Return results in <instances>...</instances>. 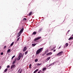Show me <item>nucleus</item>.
I'll use <instances>...</instances> for the list:
<instances>
[{"mask_svg": "<svg viewBox=\"0 0 73 73\" xmlns=\"http://www.w3.org/2000/svg\"><path fill=\"white\" fill-rule=\"evenodd\" d=\"M46 51H45V53H46Z\"/></svg>", "mask_w": 73, "mask_h": 73, "instance_id": "45", "label": "nucleus"}, {"mask_svg": "<svg viewBox=\"0 0 73 73\" xmlns=\"http://www.w3.org/2000/svg\"><path fill=\"white\" fill-rule=\"evenodd\" d=\"M31 66H32V64H30L29 65V68L30 69H31Z\"/></svg>", "mask_w": 73, "mask_h": 73, "instance_id": "16", "label": "nucleus"}, {"mask_svg": "<svg viewBox=\"0 0 73 73\" xmlns=\"http://www.w3.org/2000/svg\"><path fill=\"white\" fill-rule=\"evenodd\" d=\"M27 48L26 46H25L23 49V51L25 52L27 50Z\"/></svg>", "mask_w": 73, "mask_h": 73, "instance_id": "6", "label": "nucleus"}, {"mask_svg": "<svg viewBox=\"0 0 73 73\" xmlns=\"http://www.w3.org/2000/svg\"><path fill=\"white\" fill-rule=\"evenodd\" d=\"M73 37H70L68 39V40H72V39H73Z\"/></svg>", "mask_w": 73, "mask_h": 73, "instance_id": "15", "label": "nucleus"}, {"mask_svg": "<svg viewBox=\"0 0 73 73\" xmlns=\"http://www.w3.org/2000/svg\"><path fill=\"white\" fill-rule=\"evenodd\" d=\"M10 51H11V49H8L7 50V52H10Z\"/></svg>", "mask_w": 73, "mask_h": 73, "instance_id": "22", "label": "nucleus"}, {"mask_svg": "<svg viewBox=\"0 0 73 73\" xmlns=\"http://www.w3.org/2000/svg\"><path fill=\"white\" fill-rule=\"evenodd\" d=\"M48 53H49V55H50L51 54H52V52H49Z\"/></svg>", "mask_w": 73, "mask_h": 73, "instance_id": "29", "label": "nucleus"}, {"mask_svg": "<svg viewBox=\"0 0 73 73\" xmlns=\"http://www.w3.org/2000/svg\"><path fill=\"white\" fill-rule=\"evenodd\" d=\"M70 30H68V32H70Z\"/></svg>", "mask_w": 73, "mask_h": 73, "instance_id": "44", "label": "nucleus"}, {"mask_svg": "<svg viewBox=\"0 0 73 73\" xmlns=\"http://www.w3.org/2000/svg\"><path fill=\"white\" fill-rule=\"evenodd\" d=\"M24 20H25V21H26V20H27V19L25 18H24L23 19V21H24Z\"/></svg>", "mask_w": 73, "mask_h": 73, "instance_id": "26", "label": "nucleus"}, {"mask_svg": "<svg viewBox=\"0 0 73 73\" xmlns=\"http://www.w3.org/2000/svg\"><path fill=\"white\" fill-rule=\"evenodd\" d=\"M55 49V47H54L52 48V50H53V49Z\"/></svg>", "mask_w": 73, "mask_h": 73, "instance_id": "39", "label": "nucleus"}, {"mask_svg": "<svg viewBox=\"0 0 73 73\" xmlns=\"http://www.w3.org/2000/svg\"><path fill=\"white\" fill-rule=\"evenodd\" d=\"M8 68H6L5 70V72H6L7 71V70H8Z\"/></svg>", "mask_w": 73, "mask_h": 73, "instance_id": "18", "label": "nucleus"}, {"mask_svg": "<svg viewBox=\"0 0 73 73\" xmlns=\"http://www.w3.org/2000/svg\"><path fill=\"white\" fill-rule=\"evenodd\" d=\"M23 56H24V53H23V55L22 54V53H20L19 54V56L21 57H23Z\"/></svg>", "mask_w": 73, "mask_h": 73, "instance_id": "7", "label": "nucleus"}, {"mask_svg": "<svg viewBox=\"0 0 73 73\" xmlns=\"http://www.w3.org/2000/svg\"><path fill=\"white\" fill-rule=\"evenodd\" d=\"M7 48V46H5L4 47V49H5Z\"/></svg>", "mask_w": 73, "mask_h": 73, "instance_id": "34", "label": "nucleus"}, {"mask_svg": "<svg viewBox=\"0 0 73 73\" xmlns=\"http://www.w3.org/2000/svg\"><path fill=\"white\" fill-rule=\"evenodd\" d=\"M44 73V72H42L41 73Z\"/></svg>", "mask_w": 73, "mask_h": 73, "instance_id": "46", "label": "nucleus"}, {"mask_svg": "<svg viewBox=\"0 0 73 73\" xmlns=\"http://www.w3.org/2000/svg\"><path fill=\"white\" fill-rule=\"evenodd\" d=\"M53 52H56V50H53Z\"/></svg>", "mask_w": 73, "mask_h": 73, "instance_id": "41", "label": "nucleus"}, {"mask_svg": "<svg viewBox=\"0 0 73 73\" xmlns=\"http://www.w3.org/2000/svg\"><path fill=\"white\" fill-rule=\"evenodd\" d=\"M38 70V69H36V70H35L34 72L33 73H36V72H37V71Z\"/></svg>", "mask_w": 73, "mask_h": 73, "instance_id": "11", "label": "nucleus"}, {"mask_svg": "<svg viewBox=\"0 0 73 73\" xmlns=\"http://www.w3.org/2000/svg\"><path fill=\"white\" fill-rule=\"evenodd\" d=\"M42 31V29H40L39 30V32H41Z\"/></svg>", "mask_w": 73, "mask_h": 73, "instance_id": "30", "label": "nucleus"}, {"mask_svg": "<svg viewBox=\"0 0 73 73\" xmlns=\"http://www.w3.org/2000/svg\"><path fill=\"white\" fill-rule=\"evenodd\" d=\"M22 70H23L22 69H21V70L19 72V73H21L22 72Z\"/></svg>", "mask_w": 73, "mask_h": 73, "instance_id": "28", "label": "nucleus"}, {"mask_svg": "<svg viewBox=\"0 0 73 73\" xmlns=\"http://www.w3.org/2000/svg\"><path fill=\"white\" fill-rule=\"evenodd\" d=\"M50 57H48L46 60V61H48V60H50Z\"/></svg>", "mask_w": 73, "mask_h": 73, "instance_id": "9", "label": "nucleus"}, {"mask_svg": "<svg viewBox=\"0 0 73 73\" xmlns=\"http://www.w3.org/2000/svg\"><path fill=\"white\" fill-rule=\"evenodd\" d=\"M43 49V48H41L38 50L36 52V54H39L40 53L42 52Z\"/></svg>", "mask_w": 73, "mask_h": 73, "instance_id": "1", "label": "nucleus"}, {"mask_svg": "<svg viewBox=\"0 0 73 73\" xmlns=\"http://www.w3.org/2000/svg\"><path fill=\"white\" fill-rule=\"evenodd\" d=\"M24 31V28H22L19 31V32L18 33V36L17 37H20V36H21V33H23V31Z\"/></svg>", "mask_w": 73, "mask_h": 73, "instance_id": "2", "label": "nucleus"}, {"mask_svg": "<svg viewBox=\"0 0 73 73\" xmlns=\"http://www.w3.org/2000/svg\"><path fill=\"white\" fill-rule=\"evenodd\" d=\"M10 66H9V65H8L7 66V68H10Z\"/></svg>", "mask_w": 73, "mask_h": 73, "instance_id": "32", "label": "nucleus"}, {"mask_svg": "<svg viewBox=\"0 0 73 73\" xmlns=\"http://www.w3.org/2000/svg\"><path fill=\"white\" fill-rule=\"evenodd\" d=\"M36 33H37V32H36V31H35L33 33V35H36Z\"/></svg>", "mask_w": 73, "mask_h": 73, "instance_id": "13", "label": "nucleus"}, {"mask_svg": "<svg viewBox=\"0 0 73 73\" xmlns=\"http://www.w3.org/2000/svg\"><path fill=\"white\" fill-rule=\"evenodd\" d=\"M15 56H15V55H14V56H13L12 57V58H11L12 60V59H13V58H14V57H15Z\"/></svg>", "mask_w": 73, "mask_h": 73, "instance_id": "27", "label": "nucleus"}, {"mask_svg": "<svg viewBox=\"0 0 73 73\" xmlns=\"http://www.w3.org/2000/svg\"><path fill=\"white\" fill-rule=\"evenodd\" d=\"M72 36H73V34L72 35Z\"/></svg>", "mask_w": 73, "mask_h": 73, "instance_id": "47", "label": "nucleus"}, {"mask_svg": "<svg viewBox=\"0 0 73 73\" xmlns=\"http://www.w3.org/2000/svg\"><path fill=\"white\" fill-rule=\"evenodd\" d=\"M63 51H61L59 52H58L57 54V56H61V54H63Z\"/></svg>", "mask_w": 73, "mask_h": 73, "instance_id": "3", "label": "nucleus"}, {"mask_svg": "<svg viewBox=\"0 0 73 73\" xmlns=\"http://www.w3.org/2000/svg\"><path fill=\"white\" fill-rule=\"evenodd\" d=\"M20 70H21V68H19V70H18V72H19V71H20Z\"/></svg>", "mask_w": 73, "mask_h": 73, "instance_id": "36", "label": "nucleus"}, {"mask_svg": "<svg viewBox=\"0 0 73 73\" xmlns=\"http://www.w3.org/2000/svg\"><path fill=\"white\" fill-rule=\"evenodd\" d=\"M48 55H49V53L46 54V56H48Z\"/></svg>", "mask_w": 73, "mask_h": 73, "instance_id": "37", "label": "nucleus"}, {"mask_svg": "<svg viewBox=\"0 0 73 73\" xmlns=\"http://www.w3.org/2000/svg\"><path fill=\"white\" fill-rule=\"evenodd\" d=\"M1 68V66H0V69Z\"/></svg>", "mask_w": 73, "mask_h": 73, "instance_id": "42", "label": "nucleus"}, {"mask_svg": "<svg viewBox=\"0 0 73 73\" xmlns=\"http://www.w3.org/2000/svg\"><path fill=\"white\" fill-rule=\"evenodd\" d=\"M42 55L44 56L45 55L44 54H43Z\"/></svg>", "mask_w": 73, "mask_h": 73, "instance_id": "43", "label": "nucleus"}, {"mask_svg": "<svg viewBox=\"0 0 73 73\" xmlns=\"http://www.w3.org/2000/svg\"><path fill=\"white\" fill-rule=\"evenodd\" d=\"M20 39V37H19V38H18L17 39V41H19Z\"/></svg>", "mask_w": 73, "mask_h": 73, "instance_id": "23", "label": "nucleus"}, {"mask_svg": "<svg viewBox=\"0 0 73 73\" xmlns=\"http://www.w3.org/2000/svg\"><path fill=\"white\" fill-rule=\"evenodd\" d=\"M35 62H37V61H38V59H36L35 60Z\"/></svg>", "mask_w": 73, "mask_h": 73, "instance_id": "20", "label": "nucleus"}, {"mask_svg": "<svg viewBox=\"0 0 73 73\" xmlns=\"http://www.w3.org/2000/svg\"><path fill=\"white\" fill-rule=\"evenodd\" d=\"M61 48V46H60L58 48V49H60V48Z\"/></svg>", "mask_w": 73, "mask_h": 73, "instance_id": "33", "label": "nucleus"}, {"mask_svg": "<svg viewBox=\"0 0 73 73\" xmlns=\"http://www.w3.org/2000/svg\"><path fill=\"white\" fill-rule=\"evenodd\" d=\"M32 12H31L29 14V16H31V15H32Z\"/></svg>", "mask_w": 73, "mask_h": 73, "instance_id": "17", "label": "nucleus"}, {"mask_svg": "<svg viewBox=\"0 0 73 73\" xmlns=\"http://www.w3.org/2000/svg\"><path fill=\"white\" fill-rule=\"evenodd\" d=\"M42 72V71L41 70H40L38 72V73H41Z\"/></svg>", "mask_w": 73, "mask_h": 73, "instance_id": "25", "label": "nucleus"}, {"mask_svg": "<svg viewBox=\"0 0 73 73\" xmlns=\"http://www.w3.org/2000/svg\"><path fill=\"white\" fill-rule=\"evenodd\" d=\"M1 55H3V52H1Z\"/></svg>", "mask_w": 73, "mask_h": 73, "instance_id": "35", "label": "nucleus"}, {"mask_svg": "<svg viewBox=\"0 0 73 73\" xmlns=\"http://www.w3.org/2000/svg\"><path fill=\"white\" fill-rule=\"evenodd\" d=\"M52 64H50L49 65V66H52Z\"/></svg>", "mask_w": 73, "mask_h": 73, "instance_id": "38", "label": "nucleus"}, {"mask_svg": "<svg viewBox=\"0 0 73 73\" xmlns=\"http://www.w3.org/2000/svg\"><path fill=\"white\" fill-rule=\"evenodd\" d=\"M28 51H27L26 52H25V54L26 55L27 53H28Z\"/></svg>", "mask_w": 73, "mask_h": 73, "instance_id": "19", "label": "nucleus"}, {"mask_svg": "<svg viewBox=\"0 0 73 73\" xmlns=\"http://www.w3.org/2000/svg\"><path fill=\"white\" fill-rule=\"evenodd\" d=\"M54 64V62H53V63L51 64L52 65H53V64Z\"/></svg>", "mask_w": 73, "mask_h": 73, "instance_id": "40", "label": "nucleus"}, {"mask_svg": "<svg viewBox=\"0 0 73 73\" xmlns=\"http://www.w3.org/2000/svg\"><path fill=\"white\" fill-rule=\"evenodd\" d=\"M14 44V42H12V43L11 44L10 46H13V44Z\"/></svg>", "mask_w": 73, "mask_h": 73, "instance_id": "14", "label": "nucleus"}, {"mask_svg": "<svg viewBox=\"0 0 73 73\" xmlns=\"http://www.w3.org/2000/svg\"><path fill=\"white\" fill-rule=\"evenodd\" d=\"M36 45V44H32V45L33 46H35V45Z\"/></svg>", "mask_w": 73, "mask_h": 73, "instance_id": "21", "label": "nucleus"}, {"mask_svg": "<svg viewBox=\"0 0 73 73\" xmlns=\"http://www.w3.org/2000/svg\"><path fill=\"white\" fill-rule=\"evenodd\" d=\"M20 58H21V57L19 56L17 58V60L18 61H19V60H20Z\"/></svg>", "mask_w": 73, "mask_h": 73, "instance_id": "10", "label": "nucleus"}, {"mask_svg": "<svg viewBox=\"0 0 73 73\" xmlns=\"http://www.w3.org/2000/svg\"><path fill=\"white\" fill-rule=\"evenodd\" d=\"M46 69V68L44 67L43 69L42 70H43V71H44V70H45Z\"/></svg>", "mask_w": 73, "mask_h": 73, "instance_id": "24", "label": "nucleus"}, {"mask_svg": "<svg viewBox=\"0 0 73 73\" xmlns=\"http://www.w3.org/2000/svg\"><path fill=\"white\" fill-rule=\"evenodd\" d=\"M66 46H68V43H66Z\"/></svg>", "mask_w": 73, "mask_h": 73, "instance_id": "31", "label": "nucleus"}, {"mask_svg": "<svg viewBox=\"0 0 73 73\" xmlns=\"http://www.w3.org/2000/svg\"><path fill=\"white\" fill-rule=\"evenodd\" d=\"M17 60V59H15V60H13L12 63L13 65V64H14L15 63V62H16V61Z\"/></svg>", "mask_w": 73, "mask_h": 73, "instance_id": "8", "label": "nucleus"}, {"mask_svg": "<svg viewBox=\"0 0 73 73\" xmlns=\"http://www.w3.org/2000/svg\"><path fill=\"white\" fill-rule=\"evenodd\" d=\"M15 64H13L12 65H11V69H12L13 68H14L15 67Z\"/></svg>", "mask_w": 73, "mask_h": 73, "instance_id": "5", "label": "nucleus"}, {"mask_svg": "<svg viewBox=\"0 0 73 73\" xmlns=\"http://www.w3.org/2000/svg\"><path fill=\"white\" fill-rule=\"evenodd\" d=\"M41 38V37H38L37 38H35V39H34V41H37V40H38L39 39H40Z\"/></svg>", "mask_w": 73, "mask_h": 73, "instance_id": "4", "label": "nucleus"}, {"mask_svg": "<svg viewBox=\"0 0 73 73\" xmlns=\"http://www.w3.org/2000/svg\"><path fill=\"white\" fill-rule=\"evenodd\" d=\"M42 64V63H40V64L39 63H38L37 64V66H40V65H41Z\"/></svg>", "mask_w": 73, "mask_h": 73, "instance_id": "12", "label": "nucleus"}]
</instances>
